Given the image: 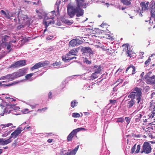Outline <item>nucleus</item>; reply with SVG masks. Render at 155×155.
I'll list each match as a JSON object with an SVG mask.
<instances>
[{
    "mask_svg": "<svg viewBox=\"0 0 155 155\" xmlns=\"http://www.w3.org/2000/svg\"><path fill=\"white\" fill-rule=\"evenodd\" d=\"M79 147V145H78L77 147H75V148L72 150L73 151H74L75 153H76L77 151L78 150V148Z\"/></svg>",
    "mask_w": 155,
    "mask_h": 155,
    "instance_id": "obj_50",
    "label": "nucleus"
},
{
    "mask_svg": "<svg viewBox=\"0 0 155 155\" xmlns=\"http://www.w3.org/2000/svg\"><path fill=\"white\" fill-rule=\"evenodd\" d=\"M75 153L72 150L70 152L65 153L64 155H75Z\"/></svg>",
    "mask_w": 155,
    "mask_h": 155,
    "instance_id": "obj_34",
    "label": "nucleus"
},
{
    "mask_svg": "<svg viewBox=\"0 0 155 155\" xmlns=\"http://www.w3.org/2000/svg\"><path fill=\"white\" fill-rule=\"evenodd\" d=\"M155 96V92L152 93L151 95V98H152L153 96Z\"/></svg>",
    "mask_w": 155,
    "mask_h": 155,
    "instance_id": "obj_58",
    "label": "nucleus"
},
{
    "mask_svg": "<svg viewBox=\"0 0 155 155\" xmlns=\"http://www.w3.org/2000/svg\"><path fill=\"white\" fill-rule=\"evenodd\" d=\"M47 109V107H45L42 108V109H38V111H41L42 110L45 111Z\"/></svg>",
    "mask_w": 155,
    "mask_h": 155,
    "instance_id": "obj_51",
    "label": "nucleus"
},
{
    "mask_svg": "<svg viewBox=\"0 0 155 155\" xmlns=\"http://www.w3.org/2000/svg\"><path fill=\"white\" fill-rule=\"evenodd\" d=\"M135 102L134 100L131 99L128 102L127 104V107L129 109L131 107L135 104Z\"/></svg>",
    "mask_w": 155,
    "mask_h": 155,
    "instance_id": "obj_23",
    "label": "nucleus"
},
{
    "mask_svg": "<svg viewBox=\"0 0 155 155\" xmlns=\"http://www.w3.org/2000/svg\"><path fill=\"white\" fill-rule=\"evenodd\" d=\"M124 118L123 117H122L118 118L117 119V122H120L122 123L124 121Z\"/></svg>",
    "mask_w": 155,
    "mask_h": 155,
    "instance_id": "obj_40",
    "label": "nucleus"
},
{
    "mask_svg": "<svg viewBox=\"0 0 155 155\" xmlns=\"http://www.w3.org/2000/svg\"><path fill=\"white\" fill-rule=\"evenodd\" d=\"M72 116L74 117H79L80 115L78 113H74L72 114Z\"/></svg>",
    "mask_w": 155,
    "mask_h": 155,
    "instance_id": "obj_36",
    "label": "nucleus"
},
{
    "mask_svg": "<svg viewBox=\"0 0 155 155\" xmlns=\"http://www.w3.org/2000/svg\"><path fill=\"white\" fill-rule=\"evenodd\" d=\"M9 42H10L11 43H15L16 42V41L15 40H12L10 41Z\"/></svg>",
    "mask_w": 155,
    "mask_h": 155,
    "instance_id": "obj_60",
    "label": "nucleus"
},
{
    "mask_svg": "<svg viewBox=\"0 0 155 155\" xmlns=\"http://www.w3.org/2000/svg\"><path fill=\"white\" fill-rule=\"evenodd\" d=\"M151 16L152 18L155 17V6L152 5L150 9Z\"/></svg>",
    "mask_w": 155,
    "mask_h": 155,
    "instance_id": "obj_22",
    "label": "nucleus"
},
{
    "mask_svg": "<svg viewBox=\"0 0 155 155\" xmlns=\"http://www.w3.org/2000/svg\"><path fill=\"white\" fill-rule=\"evenodd\" d=\"M16 13V16H15L13 19V22L15 23L23 24L25 23V21L28 20V17L27 16L19 12L18 13Z\"/></svg>",
    "mask_w": 155,
    "mask_h": 155,
    "instance_id": "obj_2",
    "label": "nucleus"
},
{
    "mask_svg": "<svg viewBox=\"0 0 155 155\" xmlns=\"http://www.w3.org/2000/svg\"><path fill=\"white\" fill-rule=\"evenodd\" d=\"M123 82V80L121 78H119L118 80H117L116 82V83L119 82V83L117 85H118L120 83H122Z\"/></svg>",
    "mask_w": 155,
    "mask_h": 155,
    "instance_id": "obj_45",
    "label": "nucleus"
},
{
    "mask_svg": "<svg viewBox=\"0 0 155 155\" xmlns=\"http://www.w3.org/2000/svg\"><path fill=\"white\" fill-rule=\"evenodd\" d=\"M61 64V63L60 62H55L54 63L52 64V65L53 66H58L59 65H60Z\"/></svg>",
    "mask_w": 155,
    "mask_h": 155,
    "instance_id": "obj_48",
    "label": "nucleus"
},
{
    "mask_svg": "<svg viewBox=\"0 0 155 155\" xmlns=\"http://www.w3.org/2000/svg\"><path fill=\"white\" fill-rule=\"evenodd\" d=\"M142 88L138 87H135L133 90V91L136 94L137 97L136 100L137 101V103L139 104L141 100V96L142 95Z\"/></svg>",
    "mask_w": 155,
    "mask_h": 155,
    "instance_id": "obj_4",
    "label": "nucleus"
},
{
    "mask_svg": "<svg viewBox=\"0 0 155 155\" xmlns=\"http://www.w3.org/2000/svg\"><path fill=\"white\" fill-rule=\"evenodd\" d=\"M143 147V151L141 152V153L144 152L146 153H148L151 151V148L150 144L147 142H145L144 143Z\"/></svg>",
    "mask_w": 155,
    "mask_h": 155,
    "instance_id": "obj_9",
    "label": "nucleus"
},
{
    "mask_svg": "<svg viewBox=\"0 0 155 155\" xmlns=\"http://www.w3.org/2000/svg\"><path fill=\"white\" fill-rule=\"evenodd\" d=\"M64 23L66 24H67L68 25H71L73 23V22L72 21H70L68 20H65V21H64Z\"/></svg>",
    "mask_w": 155,
    "mask_h": 155,
    "instance_id": "obj_41",
    "label": "nucleus"
},
{
    "mask_svg": "<svg viewBox=\"0 0 155 155\" xmlns=\"http://www.w3.org/2000/svg\"><path fill=\"white\" fill-rule=\"evenodd\" d=\"M140 145H138L137 147V149L135 151L136 153H138L139 152L140 150Z\"/></svg>",
    "mask_w": 155,
    "mask_h": 155,
    "instance_id": "obj_42",
    "label": "nucleus"
},
{
    "mask_svg": "<svg viewBox=\"0 0 155 155\" xmlns=\"http://www.w3.org/2000/svg\"><path fill=\"white\" fill-rule=\"evenodd\" d=\"M141 136V135L140 134L136 135V137H140Z\"/></svg>",
    "mask_w": 155,
    "mask_h": 155,
    "instance_id": "obj_61",
    "label": "nucleus"
},
{
    "mask_svg": "<svg viewBox=\"0 0 155 155\" xmlns=\"http://www.w3.org/2000/svg\"><path fill=\"white\" fill-rule=\"evenodd\" d=\"M83 41L78 38H75L71 40L69 42V44L72 47H75L76 45H80L82 43Z\"/></svg>",
    "mask_w": 155,
    "mask_h": 155,
    "instance_id": "obj_12",
    "label": "nucleus"
},
{
    "mask_svg": "<svg viewBox=\"0 0 155 155\" xmlns=\"http://www.w3.org/2000/svg\"><path fill=\"white\" fill-rule=\"evenodd\" d=\"M12 104L11 105H7L6 107L4 109H3L2 107L0 108V115L3 116L4 114H7V109H9L8 113H11V111L12 110Z\"/></svg>",
    "mask_w": 155,
    "mask_h": 155,
    "instance_id": "obj_10",
    "label": "nucleus"
},
{
    "mask_svg": "<svg viewBox=\"0 0 155 155\" xmlns=\"http://www.w3.org/2000/svg\"><path fill=\"white\" fill-rule=\"evenodd\" d=\"M12 125V124L11 123H9L6 124H2L1 126H3V127H2V128L6 127H9Z\"/></svg>",
    "mask_w": 155,
    "mask_h": 155,
    "instance_id": "obj_39",
    "label": "nucleus"
},
{
    "mask_svg": "<svg viewBox=\"0 0 155 155\" xmlns=\"http://www.w3.org/2000/svg\"><path fill=\"white\" fill-rule=\"evenodd\" d=\"M77 133L74 130L71 132L69 134L67 138V140L68 142L71 141L73 138L75 136H76Z\"/></svg>",
    "mask_w": 155,
    "mask_h": 155,
    "instance_id": "obj_17",
    "label": "nucleus"
},
{
    "mask_svg": "<svg viewBox=\"0 0 155 155\" xmlns=\"http://www.w3.org/2000/svg\"><path fill=\"white\" fill-rule=\"evenodd\" d=\"M52 93L51 92H50L48 94V98L51 99L52 98Z\"/></svg>",
    "mask_w": 155,
    "mask_h": 155,
    "instance_id": "obj_53",
    "label": "nucleus"
},
{
    "mask_svg": "<svg viewBox=\"0 0 155 155\" xmlns=\"http://www.w3.org/2000/svg\"><path fill=\"white\" fill-rule=\"evenodd\" d=\"M151 61V59L149 57L148 58V59L146 60L145 62V64L146 66H147L149 65V63Z\"/></svg>",
    "mask_w": 155,
    "mask_h": 155,
    "instance_id": "obj_38",
    "label": "nucleus"
},
{
    "mask_svg": "<svg viewBox=\"0 0 155 155\" xmlns=\"http://www.w3.org/2000/svg\"><path fill=\"white\" fill-rule=\"evenodd\" d=\"M97 73L94 72L92 74H91V79H94L97 77Z\"/></svg>",
    "mask_w": 155,
    "mask_h": 155,
    "instance_id": "obj_33",
    "label": "nucleus"
},
{
    "mask_svg": "<svg viewBox=\"0 0 155 155\" xmlns=\"http://www.w3.org/2000/svg\"><path fill=\"white\" fill-rule=\"evenodd\" d=\"M54 21L53 19H46L45 18L44 20V24L46 28H47L50 25L54 24Z\"/></svg>",
    "mask_w": 155,
    "mask_h": 155,
    "instance_id": "obj_13",
    "label": "nucleus"
},
{
    "mask_svg": "<svg viewBox=\"0 0 155 155\" xmlns=\"http://www.w3.org/2000/svg\"><path fill=\"white\" fill-rule=\"evenodd\" d=\"M116 100H109L110 103V104H114L115 103H116Z\"/></svg>",
    "mask_w": 155,
    "mask_h": 155,
    "instance_id": "obj_44",
    "label": "nucleus"
},
{
    "mask_svg": "<svg viewBox=\"0 0 155 155\" xmlns=\"http://www.w3.org/2000/svg\"><path fill=\"white\" fill-rule=\"evenodd\" d=\"M24 2H26L28 4H30L31 3V2L30 1H27L26 0H24Z\"/></svg>",
    "mask_w": 155,
    "mask_h": 155,
    "instance_id": "obj_56",
    "label": "nucleus"
},
{
    "mask_svg": "<svg viewBox=\"0 0 155 155\" xmlns=\"http://www.w3.org/2000/svg\"><path fill=\"white\" fill-rule=\"evenodd\" d=\"M147 129H148V130L147 131H148V130H150L151 129L153 130V129L151 127H149L147 128Z\"/></svg>",
    "mask_w": 155,
    "mask_h": 155,
    "instance_id": "obj_62",
    "label": "nucleus"
},
{
    "mask_svg": "<svg viewBox=\"0 0 155 155\" xmlns=\"http://www.w3.org/2000/svg\"><path fill=\"white\" fill-rule=\"evenodd\" d=\"M26 65V61L25 60H20L13 63L11 66H10L9 68H16L24 66Z\"/></svg>",
    "mask_w": 155,
    "mask_h": 155,
    "instance_id": "obj_8",
    "label": "nucleus"
},
{
    "mask_svg": "<svg viewBox=\"0 0 155 155\" xmlns=\"http://www.w3.org/2000/svg\"><path fill=\"white\" fill-rule=\"evenodd\" d=\"M154 115L155 116L154 113H152L151 115L149 116V119H151L153 118L154 117Z\"/></svg>",
    "mask_w": 155,
    "mask_h": 155,
    "instance_id": "obj_52",
    "label": "nucleus"
},
{
    "mask_svg": "<svg viewBox=\"0 0 155 155\" xmlns=\"http://www.w3.org/2000/svg\"><path fill=\"white\" fill-rule=\"evenodd\" d=\"M14 79L12 74H8L6 75L3 76L0 78V80H8L12 81Z\"/></svg>",
    "mask_w": 155,
    "mask_h": 155,
    "instance_id": "obj_19",
    "label": "nucleus"
},
{
    "mask_svg": "<svg viewBox=\"0 0 155 155\" xmlns=\"http://www.w3.org/2000/svg\"><path fill=\"white\" fill-rule=\"evenodd\" d=\"M102 67L101 66H99L98 67V68H96L95 70V72L97 73H100L101 71Z\"/></svg>",
    "mask_w": 155,
    "mask_h": 155,
    "instance_id": "obj_30",
    "label": "nucleus"
},
{
    "mask_svg": "<svg viewBox=\"0 0 155 155\" xmlns=\"http://www.w3.org/2000/svg\"><path fill=\"white\" fill-rule=\"evenodd\" d=\"M5 98H6V99H9V100L10 99L11 100V101H14L15 100V99H14L13 98H11L9 97H6Z\"/></svg>",
    "mask_w": 155,
    "mask_h": 155,
    "instance_id": "obj_54",
    "label": "nucleus"
},
{
    "mask_svg": "<svg viewBox=\"0 0 155 155\" xmlns=\"http://www.w3.org/2000/svg\"><path fill=\"white\" fill-rule=\"evenodd\" d=\"M3 152V150L2 149H0V155Z\"/></svg>",
    "mask_w": 155,
    "mask_h": 155,
    "instance_id": "obj_64",
    "label": "nucleus"
},
{
    "mask_svg": "<svg viewBox=\"0 0 155 155\" xmlns=\"http://www.w3.org/2000/svg\"><path fill=\"white\" fill-rule=\"evenodd\" d=\"M136 69L135 67L132 64L127 67L126 70V73H129L133 75L135 73Z\"/></svg>",
    "mask_w": 155,
    "mask_h": 155,
    "instance_id": "obj_14",
    "label": "nucleus"
},
{
    "mask_svg": "<svg viewBox=\"0 0 155 155\" xmlns=\"http://www.w3.org/2000/svg\"><path fill=\"white\" fill-rule=\"evenodd\" d=\"M78 102L76 100H74L71 102V107L74 108L75 106H77Z\"/></svg>",
    "mask_w": 155,
    "mask_h": 155,
    "instance_id": "obj_27",
    "label": "nucleus"
},
{
    "mask_svg": "<svg viewBox=\"0 0 155 155\" xmlns=\"http://www.w3.org/2000/svg\"><path fill=\"white\" fill-rule=\"evenodd\" d=\"M13 84V83H12V84H6V86L9 87V86H11Z\"/></svg>",
    "mask_w": 155,
    "mask_h": 155,
    "instance_id": "obj_59",
    "label": "nucleus"
},
{
    "mask_svg": "<svg viewBox=\"0 0 155 155\" xmlns=\"http://www.w3.org/2000/svg\"><path fill=\"white\" fill-rule=\"evenodd\" d=\"M9 37L7 35H4L2 38V43H4L8 41L7 39L9 38Z\"/></svg>",
    "mask_w": 155,
    "mask_h": 155,
    "instance_id": "obj_31",
    "label": "nucleus"
},
{
    "mask_svg": "<svg viewBox=\"0 0 155 155\" xmlns=\"http://www.w3.org/2000/svg\"><path fill=\"white\" fill-rule=\"evenodd\" d=\"M142 115L141 114H137L136 116L135 121L136 122H139L140 121V119L142 117Z\"/></svg>",
    "mask_w": 155,
    "mask_h": 155,
    "instance_id": "obj_26",
    "label": "nucleus"
},
{
    "mask_svg": "<svg viewBox=\"0 0 155 155\" xmlns=\"http://www.w3.org/2000/svg\"><path fill=\"white\" fill-rule=\"evenodd\" d=\"M1 14L3 15L4 17L8 19H10L13 22V19L12 18H14L15 16H16V12H11L8 10L5 11L3 10L1 11Z\"/></svg>",
    "mask_w": 155,
    "mask_h": 155,
    "instance_id": "obj_3",
    "label": "nucleus"
},
{
    "mask_svg": "<svg viewBox=\"0 0 155 155\" xmlns=\"http://www.w3.org/2000/svg\"><path fill=\"white\" fill-rule=\"evenodd\" d=\"M76 4H68L67 6L68 14L70 18H72L75 15L77 17L83 16L84 11L83 8H86L87 3L84 0H75Z\"/></svg>",
    "mask_w": 155,
    "mask_h": 155,
    "instance_id": "obj_1",
    "label": "nucleus"
},
{
    "mask_svg": "<svg viewBox=\"0 0 155 155\" xmlns=\"http://www.w3.org/2000/svg\"><path fill=\"white\" fill-rule=\"evenodd\" d=\"M53 140L52 139H48V141H47L49 143H51L52 141H53Z\"/></svg>",
    "mask_w": 155,
    "mask_h": 155,
    "instance_id": "obj_55",
    "label": "nucleus"
},
{
    "mask_svg": "<svg viewBox=\"0 0 155 155\" xmlns=\"http://www.w3.org/2000/svg\"><path fill=\"white\" fill-rule=\"evenodd\" d=\"M105 5H106L107 6V7L109 6V3H105Z\"/></svg>",
    "mask_w": 155,
    "mask_h": 155,
    "instance_id": "obj_63",
    "label": "nucleus"
},
{
    "mask_svg": "<svg viewBox=\"0 0 155 155\" xmlns=\"http://www.w3.org/2000/svg\"><path fill=\"white\" fill-rule=\"evenodd\" d=\"M125 119L126 120V122L127 123V124H129L130 122V119L129 118V117H126Z\"/></svg>",
    "mask_w": 155,
    "mask_h": 155,
    "instance_id": "obj_47",
    "label": "nucleus"
},
{
    "mask_svg": "<svg viewBox=\"0 0 155 155\" xmlns=\"http://www.w3.org/2000/svg\"><path fill=\"white\" fill-rule=\"evenodd\" d=\"M136 96V94L134 93V92L133 91H132L128 96V97L129 98H131V99L134 100Z\"/></svg>",
    "mask_w": 155,
    "mask_h": 155,
    "instance_id": "obj_29",
    "label": "nucleus"
},
{
    "mask_svg": "<svg viewBox=\"0 0 155 155\" xmlns=\"http://www.w3.org/2000/svg\"><path fill=\"white\" fill-rule=\"evenodd\" d=\"M26 73V70L24 69L20 70L17 72H15L12 74L13 79L23 76L25 75Z\"/></svg>",
    "mask_w": 155,
    "mask_h": 155,
    "instance_id": "obj_11",
    "label": "nucleus"
},
{
    "mask_svg": "<svg viewBox=\"0 0 155 155\" xmlns=\"http://www.w3.org/2000/svg\"><path fill=\"white\" fill-rule=\"evenodd\" d=\"M12 141V140L10 137L7 140H5V139L0 138V144L1 145H6L10 143Z\"/></svg>",
    "mask_w": 155,
    "mask_h": 155,
    "instance_id": "obj_18",
    "label": "nucleus"
},
{
    "mask_svg": "<svg viewBox=\"0 0 155 155\" xmlns=\"http://www.w3.org/2000/svg\"><path fill=\"white\" fill-rule=\"evenodd\" d=\"M122 47H124L123 49V51L126 52V54L127 56L131 58V52L128 50V44H126L123 45H122Z\"/></svg>",
    "mask_w": 155,
    "mask_h": 155,
    "instance_id": "obj_16",
    "label": "nucleus"
},
{
    "mask_svg": "<svg viewBox=\"0 0 155 155\" xmlns=\"http://www.w3.org/2000/svg\"><path fill=\"white\" fill-rule=\"evenodd\" d=\"M140 5L142 7V8L143 10L146 11L148 9V6H147L144 2H141Z\"/></svg>",
    "mask_w": 155,
    "mask_h": 155,
    "instance_id": "obj_24",
    "label": "nucleus"
},
{
    "mask_svg": "<svg viewBox=\"0 0 155 155\" xmlns=\"http://www.w3.org/2000/svg\"><path fill=\"white\" fill-rule=\"evenodd\" d=\"M136 144L134 145V146L132 147L131 149V152L133 153L134 152L136 149Z\"/></svg>",
    "mask_w": 155,
    "mask_h": 155,
    "instance_id": "obj_43",
    "label": "nucleus"
},
{
    "mask_svg": "<svg viewBox=\"0 0 155 155\" xmlns=\"http://www.w3.org/2000/svg\"><path fill=\"white\" fill-rule=\"evenodd\" d=\"M21 130L20 128H18L11 134L10 137H11V139L12 137L15 138L21 133Z\"/></svg>",
    "mask_w": 155,
    "mask_h": 155,
    "instance_id": "obj_15",
    "label": "nucleus"
},
{
    "mask_svg": "<svg viewBox=\"0 0 155 155\" xmlns=\"http://www.w3.org/2000/svg\"><path fill=\"white\" fill-rule=\"evenodd\" d=\"M81 51L83 55H90L94 54V52L89 47H82L81 49Z\"/></svg>",
    "mask_w": 155,
    "mask_h": 155,
    "instance_id": "obj_6",
    "label": "nucleus"
},
{
    "mask_svg": "<svg viewBox=\"0 0 155 155\" xmlns=\"http://www.w3.org/2000/svg\"><path fill=\"white\" fill-rule=\"evenodd\" d=\"M121 2L124 5H128L131 4V2L128 0H120Z\"/></svg>",
    "mask_w": 155,
    "mask_h": 155,
    "instance_id": "obj_25",
    "label": "nucleus"
},
{
    "mask_svg": "<svg viewBox=\"0 0 155 155\" xmlns=\"http://www.w3.org/2000/svg\"><path fill=\"white\" fill-rule=\"evenodd\" d=\"M50 37H51V36H50V37L48 36V37H47L46 38V40H51V38Z\"/></svg>",
    "mask_w": 155,
    "mask_h": 155,
    "instance_id": "obj_57",
    "label": "nucleus"
},
{
    "mask_svg": "<svg viewBox=\"0 0 155 155\" xmlns=\"http://www.w3.org/2000/svg\"><path fill=\"white\" fill-rule=\"evenodd\" d=\"M49 62L48 61H47L43 62H39L36 63L32 66L31 68V70L32 71L34 69H37L45 66H47L49 64Z\"/></svg>",
    "mask_w": 155,
    "mask_h": 155,
    "instance_id": "obj_5",
    "label": "nucleus"
},
{
    "mask_svg": "<svg viewBox=\"0 0 155 155\" xmlns=\"http://www.w3.org/2000/svg\"><path fill=\"white\" fill-rule=\"evenodd\" d=\"M38 13V16L40 18H42V15L41 14V13L40 12H39V11H36Z\"/></svg>",
    "mask_w": 155,
    "mask_h": 155,
    "instance_id": "obj_49",
    "label": "nucleus"
},
{
    "mask_svg": "<svg viewBox=\"0 0 155 155\" xmlns=\"http://www.w3.org/2000/svg\"><path fill=\"white\" fill-rule=\"evenodd\" d=\"M145 81L147 84L154 85L155 84V75L150 76L148 75L145 76Z\"/></svg>",
    "mask_w": 155,
    "mask_h": 155,
    "instance_id": "obj_7",
    "label": "nucleus"
},
{
    "mask_svg": "<svg viewBox=\"0 0 155 155\" xmlns=\"http://www.w3.org/2000/svg\"><path fill=\"white\" fill-rule=\"evenodd\" d=\"M78 52L77 49L74 48L70 50L67 55L68 56H70L71 55H76V53Z\"/></svg>",
    "mask_w": 155,
    "mask_h": 155,
    "instance_id": "obj_21",
    "label": "nucleus"
},
{
    "mask_svg": "<svg viewBox=\"0 0 155 155\" xmlns=\"http://www.w3.org/2000/svg\"><path fill=\"white\" fill-rule=\"evenodd\" d=\"M33 73H30L27 74L25 76V78L26 79H28L30 78L33 75Z\"/></svg>",
    "mask_w": 155,
    "mask_h": 155,
    "instance_id": "obj_37",
    "label": "nucleus"
},
{
    "mask_svg": "<svg viewBox=\"0 0 155 155\" xmlns=\"http://www.w3.org/2000/svg\"><path fill=\"white\" fill-rule=\"evenodd\" d=\"M76 132V133H77L79 131L81 130H86V129L84 128L83 127H81V128H78L77 129H75L74 130Z\"/></svg>",
    "mask_w": 155,
    "mask_h": 155,
    "instance_id": "obj_35",
    "label": "nucleus"
},
{
    "mask_svg": "<svg viewBox=\"0 0 155 155\" xmlns=\"http://www.w3.org/2000/svg\"><path fill=\"white\" fill-rule=\"evenodd\" d=\"M5 45L7 47V48L8 50H9L11 47V45H12V44L10 43L9 42H6L5 43Z\"/></svg>",
    "mask_w": 155,
    "mask_h": 155,
    "instance_id": "obj_32",
    "label": "nucleus"
},
{
    "mask_svg": "<svg viewBox=\"0 0 155 155\" xmlns=\"http://www.w3.org/2000/svg\"><path fill=\"white\" fill-rule=\"evenodd\" d=\"M55 12H51L46 15L45 17V19H53L54 17Z\"/></svg>",
    "mask_w": 155,
    "mask_h": 155,
    "instance_id": "obj_20",
    "label": "nucleus"
},
{
    "mask_svg": "<svg viewBox=\"0 0 155 155\" xmlns=\"http://www.w3.org/2000/svg\"><path fill=\"white\" fill-rule=\"evenodd\" d=\"M85 62L87 64H91V61H89L87 58H85Z\"/></svg>",
    "mask_w": 155,
    "mask_h": 155,
    "instance_id": "obj_46",
    "label": "nucleus"
},
{
    "mask_svg": "<svg viewBox=\"0 0 155 155\" xmlns=\"http://www.w3.org/2000/svg\"><path fill=\"white\" fill-rule=\"evenodd\" d=\"M62 60L65 62H67L68 60H71L73 59H76V57H72L69 58L68 59H66V58H64V57L62 56Z\"/></svg>",
    "mask_w": 155,
    "mask_h": 155,
    "instance_id": "obj_28",
    "label": "nucleus"
}]
</instances>
